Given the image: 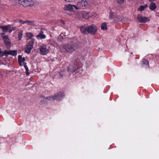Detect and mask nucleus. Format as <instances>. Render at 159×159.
Instances as JSON below:
<instances>
[{
  "mask_svg": "<svg viewBox=\"0 0 159 159\" xmlns=\"http://www.w3.org/2000/svg\"><path fill=\"white\" fill-rule=\"evenodd\" d=\"M34 35L30 32L26 33L27 40L31 39L30 41L26 45L25 50H31L33 48V45L34 41V39H32Z\"/></svg>",
  "mask_w": 159,
  "mask_h": 159,
  "instance_id": "obj_1",
  "label": "nucleus"
},
{
  "mask_svg": "<svg viewBox=\"0 0 159 159\" xmlns=\"http://www.w3.org/2000/svg\"><path fill=\"white\" fill-rule=\"evenodd\" d=\"M79 70L78 66L77 64H74L73 65H70L67 68V71L70 73H77Z\"/></svg>",
  "mask_w": 159,
  "mask_h": 159,
  "instance_id": "obj_2",
  "label": "nucleus"
},
{
  "mask_svg": "<svg viewBox=\"0 0 159 159\" xmlns=\"http://www.w3.org/2000/svg\"><path fill=\"white\" fill-rule=\"evenodd\" d=\"M97 28L94 25L88 26V34L89 33L92 35L95 34L97 31Z\"/></svg>",
  "mask_w": 159,
  "mask_h": 159,
  "instance_id": "obj_3",
  "label": "nucleus"
},
{
  "mask_svg": "<svg viewBox=\"0 0 159 159\" xmlns=\"http://www.w3.org/2000/svg\"><path fill=\"white\" fill-rule=\"evenodd\" d=\"M89 0H81L78 2V6L80 7V8L84 9L87 6L88 2Z\"/></svg>",
  "mask_w": 159,
  "mask_h": 159,
  "instance_id": "obj_4",
  "label": "nucleus"
},
{
  "mask_svg": "<svg viewBox=\"0 0 159 159\" xmlns=\"http://www.w3.org/2000/svg\"><path fill=\"white\" fill-rule=\"evenodd\" d=\"M65 96L63 92H59L55 94L54 96L55 100L57 101H59L63 98V97Z\"/></svg>",
  "mask_w": 159,
  "mask_h": 159,
  "instance_id": "obj_5",
  "label": "nucleus"
},
{
  "mask_svg": "<svg viewBox=\"0 0 159 159\" xmlns=\"http://www.w3.org/2000/svg\"><path fill=\"white\" fill-rule=\"evenodd\" d=\"M139 21L141 23H146L150 20V19L146 17H143L141 15H139L137 17Z\"/></svg>",
  "mask_w": 159,
  "mask_h": 159,
  "instance_id": "obj_6",
  "label": "nucleus"
},
{
  "mask_svg": "<svg viewBox=\"0 0 159 159\" xmlns=\"http://www.w3.org/2000/svg\"><path fill=\"white\" fill-rule=\"evenodd\" d=\"M141 65L142 67H145L146 68H148L149 67L148 61L147 59L145 58L142 59Z\"/></svg>",
  "mask_w": 159,
  "mask_h": 159,
  "instance_id": "obj_7",
  "label": "nucleus"
},
{
  "mask_svg": "<svg viewBox=\"0 0 159 159\" xmlns=\"http://www.w3.org/2000/svg\"><path fill=\"white\" fill-rule=\"evenodd\" d=\"M88 26L84 25L80 27V30L81 32L83 34H88Z\"/></svg>",
  "mask_w": 159,
  "mask_h": 159,
  "instance_id": "obj_8",
  "label": "nucleus"
},
{
  "mask_svg": "<svg viewBox=\"0 0 159 159\" xmlns=\"http://www.w3.org/2000/svg\"><path fill=\"white\" fill-rule=\"evenodd\" d=\"M25 60V57H22L21 55H19L18 56V62L20 66H23L22 63H24Z\"/></svg>",
  "mask_w": 159,
  "mask_h": 159,
  "instance_id": "obj_9",
  "label": "nucleus"
},
{
  "mask_svg": "<svg viewBox=\"0 0 159 159\" xmlns=\"http://www.w3.org/2000/svg\"><path fill=\"white\" fill-rule=\"evenodd\" d=\"M18 2L20 4L24 7H28L29 5V4H28V0H18V1H16V2Z\"/></svg>",
  "mask_w": 159,
  "mask_h": 159,
  "instance_id": "obj_10",
  "label": "nucleus"
},
{
  "mask_svg": "<svg viewBox=\"0 0 159 159\" xmlns=\"http://www.w3.org/2000/svg\"><path fill=\"white\" fill-rule=\"evenodd\" d=\"M6 55H11L13 56H16L17 55V50H9V51H6Z\"/></svg>",
  "mask_w": 159,
  "mask_h": 159,
  "instance_id": "obj_11",
  "label": "nucleus"
},
{
  "mask_svg": "<svg viewBox=\"0 0 159 159\" xmlns=\"http://www.w3.org/2000/svg\"><path fill=\"white\" fill-rule=\"evenodd\" d=\"M61 48L65 49L66 50H67V49H76L77 48L75 46H74L73 48H72V47L71 46H69L68 44L66 45V44H64L63 45L61 46Z\"/></svg>",
  "mask_w": 159,
  "mask_h": 159,
  "instance_id": "obj_12",
  "label": "nucleus"
},
{
  "mask_svg": "<svg viewBox=\"0 0 159 159\" xmlns=\"http://www.w3.org/2000/svg\"><path fill=\"white\" fill-rule=\"evenodd\" d=\"M40 98H43V99L44 100H47L49 101H52V100H55L54 97V95L50 96L47 97H45L41 95L40 96Z\"/></svg>",
  "mask_w": 159,
  "mask_h": 159,
  "instance_id": "obj_13",
  "label": "nucleus"
},
{
  "mask_svg": "<svg viewBox=\"0 0 159 159\" xmlns=\"http://www.w3.org/2000/svg\"><path fill=\"white\" fill-rule=\"evenodd\" d=\"M64 9L65 11H73L72 5L70 4L65 5Z\"/></svg>",
  "mask_w": 159,
  "mask_h": 159,
  "instance_id": "obj_14",
  "label": "nucleus"
},
{
  "mask_svg": "<svg viewBox=\"0 0 159 159\" xmlns=\"http://www.w3.org/2000/svg\"><path fill=\"white\" fill-rule=\"evenodd\" d=\"M3 41L7 47V48L9 49L10 47V42L9 39Z\"/></svg>",
  "mask_w": 159,
  "mask_h": 159,
  "instance_id": "obj_15",
  "label": "nucleus"
},
{
  "mask_svg": "<svg viewBox=\"0 0 159 159\" xmlns=\"http://www.w3.org/2000/svg\"><path fill=\"white\" fill-rule=\"evenodd\" d=\"M157 8V6L156 4L153 2H152L149 6V8L151 10H154Z\"/></svg>",
  "mask_w": 159,
  "mask_h": 159,
  "instance_id": "obj_16",
  "label": "nucleus"
},
{
  "mask_svg": "<svg viewBox=\"0 0 159 159\" xmlns=\"http://www.w3.org/2000/svg\"><path fill=\"white\" fill-rule=\"evenodd\" d=\"M36 37L37 39L39 40L45 38L46 36L45 35L42 34L41 33H40Z\"/></svg>",
  "mask_w": 159,
  "mask_h": 159,
  "instance_id": "obj_17",
  "label": "nucleus"
},
{
  "mask_svg": "<svg viewBox=\"0 0 159 159\" xmlns=\"http://www.w3.org/2000/svg\"><path fill=\"white\" fill-rule=\"evenodd\" d=\"M77 59L76 60L77 62H78L79 61H83L84 60L83 57L81 55H79L77 57Z\"/></svg>",
  "mask_w": 159,
  "mask_h": 159,
  "instance_id": "obj_18",
  "label": "nucleus"
},
{
  "mask_svg": "<svg viewBox=\"0 0 159 159\" xmlns=\"http://www.w3.org/2000/svg\"><path fill=\"white\" fill-rule=\"evenodd\" d=\"M25 24L28 25H35L34 22L33 21L26 20H25Z\"/></svg>",
  "mask_w": 159,
  "mask_h": 159,
  "instance_id": "obj_19",
  "label": "nucleus"
},
{
  "mask_svg": "<svg viewBox=\"0 0 159 159\" xmlns=\"http://www.w3.org/2000/svg\"><path fill=\"white\" fill-rule=\"evenodd\" d=\"M101 29L103 30H106L107 29V23H103L101 25Z\"/></svg>",
  "mask_w": 159,
  "mask_h": 159,
  "instance_id": "obj_20",
  "label": "nucleus"
},
{
  "mask_svg": "<svg viewBox=\"0 0 159 159\" xmlns=\"http://www.w3.org/2000/svg\"><path fill=\"white\" fill-rule=\"evenodd\" d=\"M0 28L2 29V31L4 32H7L8 31V25L6 26H0Z\"/></svg>",
  "mask_w": 159,
  "mask_h": 159,
  "instance_id": "obj_21",
  "label": "nucleus"
},
{
  "mask_svg": "<svg viewBox=\"0 0 159 159\" xmlns=\"http://www.w3.org/2000/svg\"><path fill=\"white\" fill-rule=\"evenodd\" d=\"M8 31L9 32H11L12 31L14 30H15V28L11 25H8Z\"/></svg>",
  "mask_w": 159,
  "mask_h": 159,
  "instance_id": "obj_22",
  "label": "nucleus"
},
{
  "mask_svg": "<svg viewBox=\"0 0 159 159\" xmlns=\"http://www.w3.org/2000/svg\"><path fill=\"white\" fill-rule=\"evenodd\" d=\"M49 50H40V53L42 55H45L49 52Z\"/></svg>",
  "mask_w": 159,
  "mask_h": 159,
  "instance_id": "obj_23",
  "label": "nucleus"
},
{
  "mask_svg": "<svg viewBox=\"0 0 159 159\" xmlns=\"http://www.w3.org/2000/svg\"><path fill=\"white\" fill-rule=\"evenodd\" d=\"M72 7L73 8V11L74 10V8L76 10H79L81 9L80 7L78 6V3H77L76 5H72Z\"/></svg>",
  "mask_w": 159,
  "mask_h": 159,
  "instance_id": "obj_24",
  "label": "nucleus"
},
{
  "mask_svg": "<svg viewBox=\"0 0 159 159\" xmlns=\"http://www.w3.org/2000/svg\"><path fill=\"white\" fill-rule=\"evenodd\" d=\"M1 35H2V37L3 38V41L9 39L8 36L7 35H6L5 34L3 33H2L1 34Z\"/></svg>",
  "mask_w": 159,
  "mask_h": 159,
  "instance_id": "obj_25",
  "label": "nucleus"
},
{
  "mask_svg": "<svg viewBox=\"0 0 159 159\" xmlns=\"http://www.w3.org/2000/svg\"><path fill=\"white\" fill-rule=\"evenodd\" d=\"M46 45H43L40 47L39 50H48L49 48Z\"/></svg>",
  "mask_w": 159,
  "mask_h": 159,
  "instance_id": "obj_26",
  "label": "nucleus"
},
{
  "mask_svg": "<svg viewBox=\"0 0 159 159\" xmlns=\"http://www.w3.org/2000/svg\"><path fill=\"white\" fill-rule=\"evenodd\" d=\"M28 4H29L28 6L31 7L34 6V3L32 0H28Z\"/></svg>",
  "mask_w": 159,
  "mask_h": 159,
  "instance_id": "obj_27",
  "label": "nucleus"
},
{
  "mask_svg": "<svg viewBox=\"0 0 159 159\" xmlns=\"http://www.w3.org/2000/svg\"><path fill=\"white\" fill-rule=\"evenodd\" d=\"M75 14L79 18L81 17V15L82 14V13L81 12L78 11Z\"/></svg>",
  "mask_w": 159,
  "mask_h": 159,
  "instance_id": "obj_28",
  "label": "nucleus"
},
{
  "mask_svg": "<svg viewBox=\"0 0 159 159\" xmlns=\"http://www.w3.org/2000/svg\"><path fill=\"white\" fill-rule=\"evenodd\" d=\"M114 16V13L112 12L111 10H110V12H109V17L110 19H112L113 18Z\"/></svg>",
  "mask_w": 159,
  "mask_h": 159,
  "instance_id": "obj_29",
  "label": "nucleus"
},
{
  "mask_svg": "<svg viewBox=\"0 0 159 159\" xmlns=\"http://www.w3.org/2000/svg\"><path fill=\"white\" fill-rule=\"evenodd\" d=\"M7 50H5L4 52H3L1 50H0V57L3 56L4 55L7 56L6 54V51Z\"/></svg>",
  "mask_w": 159,
  "mask_h": 159,
  "instance_id": "obj_30",
  "label": "nucleus"
},
{
  "mask_svg": "<svg viewBox=\"0 0 159 159\" xmlns=\"http://www.w3.org/2000/svg\"><path fill=\"white\" fill-rule=\"evenodd\" d=\"M145 8V7L144 6H141L138 9V10L139 11H142L144 10Z\"/></svg>",
  "mask_w": 159,
  "mask_h": 159,
  "instance_id": "obj_31",
  "label": "nucleus"
},
{
  "mask_svg": "<svg viewBox=\"0 0 159 159\" xmlns=\"http://www.w3.org/2000/svg\"><path fill=\"white\" fill-rule=\"evenodd\" d=\"M82 17L83 18L86 19L88 18V14L87 13H85L82 14Z\"/></svg>",
  "mask_w": 159,
  "mask_h": 159,
  "instance_id": "obj_32",
  "label": "nucleus"
},
{
  "mask_svg": "<svg viewBox=\"0 0 159 159\" xmlns=\"http://www.w3.org/2000/svg\"><path fill=\"white\" fill-rule=\"evenodd\" d=\"M64 71H60V72L59 73V75L61 77H62L63 75H64Z\"/></svg>",
  "mask_w": 159,
  "mask_h": 159,
  "instance_id": "obj_33",
  "label": "nucleus"
},
{
  "mask_svg": "<svg viewBox=\"0 0 159 159\" xmlns=\"http://www.w3.org/2000/svg\"><path fill=\"white\" fill-rule=\"evenodd\" d=\"M61 34H62L61 35H59L58 38V39L60 41H62V40L63 39V37L62 36H61Z\"/></svg>",
  "mask_w": 159,
  "mask_h": 159,
  "instance_id": "obj_34",
  "label": "nucleus"
},
{
  "mask_svg": "<svg viewBox=\"0 0 159 159\" xmlns=\"http://www.w3.org/2000/svg\"><path fill=\"white\" fill-rule=\"evenodd\" d=\"M116 2L120 4L123 3L124 2V0H116Z\"/></svg>",
  "mask_w": 159,
  "mask_h": 159,
  "instance_id": "obj_35",
  "label": "nucleus"
},
{
  "mask_svg": "<svg viewBox=\"0 0 159 159\" xmlns=\"http://www.w3.org/2000/svg\"><path fill=\"white\" fill-rule=\"evenodd\" d=\"M22 34L20 33L18 34V38L19 40H20L22 38Z\"/></svg>",
  "mask_w": 159,
  "mask_h": 159,
  "instance_id": "obj_36",
  "label": "nucleus"
},
{
  "mask_svg": "<svg viewBox=\"0 0 159 159\" xmlns=\"http://www.w3.org/2000/svg\"><path fill=\"white\" fill-rule=\"evenodd\" d=\"M19 22L20 23H21L22 24H25V21H23L22 20H20L19 21Z\"/></svg>",
  "mask_w": 159,
  "mask_h": 159,
  "instance_id": "obj_37",
  "label": "nucleus"
},
{
  "mask_svg": "<svg viewBox=\"0 0 159 159\" xmlns=\"http://www.w3.org/2000/svg\"><path fill=\"white\" fill-rule=\"evenodd\" d=\"M29 69H28V71L26 70V74L27 76H28L30 75V73L29 72Z\"/></svg>",
  "mask_w": 159,
  "mask_h": 159,
  "instance_id": "obj_38",
  "label": "nucleus"
},
{
  "mask_svg": "<svg viewBox=\"0 0 159 159\" xmlns=\"http://www.w3.org/2000/svg\"><path fill=\"white\" fill-rule=\"evenodd\" d=\"M25 52L28 54H29L30 53L31 50H25Z\"/></svg>",
  "mask_w": 159,
  "mask_h": 159,
  "instance_id": "obj_39",
  "label": "nucleus"
},
{
  "mask_svg": "<svg viewBox=\"0 0 159 159\" xmlns=\"http://www.w3.org/2000/svg\"><path fill=\"white\" fill-rule=\"evenodd\" d=\"M116 17L118 19V20H120V19L121 17L120 16H116Z\"/></svg>",
  "mask_w": 159,
  "mask_h": 159,
  "instance_id": "obj_40",
  "label": "nucleus"
},
{
  "mask_svg": "<svg viewBox=\"0 0 159 159\" xmlns=\"http://www.w3.org/2000/svg\"><path fill=\"white\" fill-rule=\"evenodd\" d=\"M24 67H25L26 70H27V71H28V69H29L27 65L24 66Z\"/></svg>",
  "mask_w": 159,
  "mask_h": 159,
  "instance_id": "obj_41",
  "label": "nucleus"
},
{
  "mask_svg": "<svg viewBox=\"0 0 159 159\" xmlns=\"http://www.w3.org/2000/svg\"><path fill=\"white\" fill-rule=\"evenodd\" d=\"M23 64L24 66L27 65L26 63V62H25V61L24 63H23Z\"/></svg>",
  "mask_w": 159,
  "mask_h": 159,
  "instance_id": "obj_42",
  "label": "nucleus"
},
{
  "mask_svg": "<svg viewBox=\"0 0 159 159\" xmlns=\"http://www.w3.org/2000/svg\"><path fill=\"white\" fill-rule=\"evenodd\" d=\"M65 52H64L65 53H66V52H68V50H65Z\"/></svg>",
  "mask_w": 159,
  "mask_h": 159,
  "instance_id": "obj_43",
  "label": "nucleus"
},
{
  "mask_svg": "<svg viewBox=\"0 0 159 159\" xmlns=\"http://www.w3.org/2000/svg\"><path fill=\"white\" fill-rule=\"evenodd\" d=\"M144 6V7H145V8L146 7H148V6L146 4L145 6Z\"/></svg>",
  "mask_w": 159,
  "mask_h": 159,
  "instance_id": "obj_44",
  "label": "nucleus"
},
{
  "mask_svg": "<svg viewBox=\"0 0 159 159\" xmlns=\"http://www.w3.org/2000/svg\"><path fill=\"white\" fill-rule=\"evenodd\" d=\"M62 22H63V24H64V22L63 21Z\"/></svg>",
  "mask_w": 159,
  "mask_h": 159,
  "instance_id": "obj_45",
  "label": "nucleus"
},
{
  "mask_svg": "<svg viewBox=\"0 0 159 159\" xmlns=\"http://www.w3.org/2000/svg\"><path fill=\"white\" fill-rule=\"evenodd\" d=\"M41 102H42V101H41Z\"/></svg>",
  "mask_w": 159,
  "mask_h": 159,
  "instance_id": "obj_46",
  "label": "nucleus"
}]
</instances>
